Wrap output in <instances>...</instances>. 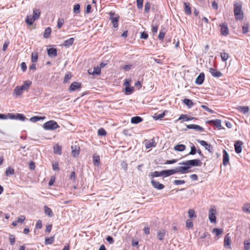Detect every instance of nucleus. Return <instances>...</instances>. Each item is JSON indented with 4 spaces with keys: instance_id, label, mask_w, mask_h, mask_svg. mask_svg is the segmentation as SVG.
<instances>
[{
    "instance_id": "72a5a7b5",
    "label": "nucleus",
    "mask_w": 250,
    "mask_h": 250,
    "mask_svg": "<svg viewBox=\"0 0 250 250\" xmlns=\"http://www.w3.org/2000/svg\"><path fill=\"white\" fill-rule=\"evenodd\" d=\"M223 231L222 229L214 228L212 229V232L214 233L216 236H218L221 235Z\"/></svg>"
},
{
    "instance_id": "864d4df0",
    "label": "nucleus",
    "mask_w": 250,
    "mask_h": 250,
    "mask_svg": "<svg viewBox=\"0 0 250 250\" xmlns=\"http://www.w3.org/2000/svg\"><path fill=\"white\" fill-rule=\"evenodd\" d=\"M72 75L71 73H67L65 75L63 82L64 83H66L68 82V81L71 78Z\"/></svg>"
},
{
    "instance_id": "f03ea898",
    "label": "nucleus",
    "mask_w": 250,
    "mask_h": 250,
    "mask_svg": "<svg viewBox=\"0 0 250 250\" xmlns=\"http://www.w3.org/2000/svg\"><path fill=\"white\" fill-rule=\"evenodd\" d=\"M59 127V125L56 122L53 120H50L45 123L43 125V127L45 130H54Z\"/></svg>"
},
{
    "instance_id": "e433bc0d",
    "label": "nucleus",
    "mask_w": 250,
    "mask_h": 250,
    "mask_svg": "<svg viewBox=\"0 0 250 250\" xmlns=\"http://www.w3.org/2000/svg\"><path fill=\"white\" fill-rule=\"evenodd\" d=\"M150 176L151 179H153L154 177L162 176V171H155L151 173Z\"/></svg>"
},
{
    "instance_id": "2f4dec72",
    "label": "nucleus",
    "mask_w": 250,
    "mask_h": 250,
    "mask_svg": "<svg viewBox=\"0 0 250 250\" xmlns=\"http://www.w3.org/2000/svg\"><path fill=\"white\" fill-rule=\"evenodd\" d=\"M178 172L182 173H186L188 172V167H187L185 166L183 167H177Z\"/></svg>"
},
{
    "instance_id": "49530a36",
    "label": "nucleus",
    "mask_w": 250,
    "mask_h": 250,
    "mask_svg": "<svg viewBox=\"0 0 250 250\" xmlns=\"http://www.w3.org/2000/svg\"><path fill=\"white\" fill-rule=\"evenodd\" d=\"M242 210L245 212L250 213V205L245 204L242 208Z\"/></svg>"
},
{
    "instance_id": "a878e982",
    "label": "nucleus",
    "mask_w": 250,
    "mask_h": 250,
    "mask_svg": "<svg viewBox=\"0 0 250 250\" xmlns=\"http://www.w3.org/2000/svg\"><path fill=\"white\" fill-rule=\"evenodd\" d=\"M41 15V11L39 9H33V14L32 17L36 20H38L40 18Z\"/></svg>"
},
{
    "instance_id": "69168bd1",
    "label": "nucleus",
    "mask_w": 250,
    "mask_h": 250,
    "mask_svg": "<svg viewBox=\"0 0 250 250\" xmlns=\"http://www.w3.org/2000/svg\"><path fill=\"white\" fill-rule=\"evenodd\" d=\"M25 219V217L24 215H21L18 219L17 222L18 223H23Z\"/></svg>"
},
{
    "instance_id": "dca6fc26",
    "label": "nucleus",
    "mask_w": 250,
    "mask_h": 250,
    "mask_svg": "<svg viewBox=\"0 0 250 250\" xmlns=\"http://www.w3.org/2000/svg\"><path fill=\"white\" fill-rule=\"evenodd\" d=\"M101 68L99 66L94 67L93 70H88L89 74L92 75H99L101 74Z\"/></svg>"
},
{
    "instance_id": "338daca9",
    "label": "nucleus",
    "mask_w": 250,
    "mask_h": 250,
    "mask_svg": "<svg viewBox=\"0 0 250 250\" xmlns=\"http://www.w3.org/2000/svg\"><path fill=\"white\" fill-rule=\"evenodd\" d=\"M148 34L146 32H141V33L140 38L143 39H147L148 38Z\"/></svg>"
},
{
    "instance_id": "20e7f679",
    "label": "nucleus",
    "mask_w": 250,
    "mask_h": 250,
    "mask_svg": "<svg viewBox=\"0 0 250 250\" xmlns=\"http://www.w3.org/2000/svg\"><path fill=\"white\" fill-rule=\"evenodd\" d=\"M109 17L113 27L114 28H117L118 27L119 16L115 14V12H110L109 13Z\"/></svg>"
},
{
    "instance_id": "052dcab7",
    "label": "nucleus",
    "mask_w": 250,
    "mask_h": 250,
    "mask_svg": "<svg viewBox=\"0 0 250 250\" xmlns=\"http://www.w3.org/2000/svg\"><path fill=\"white\" fill-rule=\"evenodd\" d=\"M144 0H137V6L138 9H142L143 5Z\"/></svg>"
},
{
    "instance_id": "473e14b6",
    "label": "nucleus",
    "mask_w": 250,
    "mask_h": 250,
    "mask_svg": "<svg viewBox=\"0 0 250 250\" xmlns=\"http://www.w3.org/2000/svg\"><path fill=\"white\" fill-rule=\"evenodd\" d=\"M183 103L186 104L188 108H190L193 105L192 101L188 99H185L183 101Z\"/></svg>"
},
{
    "instance_id": "13d9d810",
    "label": "nucleus",
    "mask_w": 250,
    "mask_h": 250,
    "mask_svg": "<svg viewBox=\"0 0 250 250\" xmlns=\"http://www.w3.org/2000/svg\"><path fill=\"white\" fill-rule=\"evenodd\" d=\"M196 152H197V149H196V147L194 145H192L191 146V150L189 153V155H194L196 153Z\"/></svg>"
},
{
    "instance_id": "2eb2a0df",
    "label": "nucleus",
    "mask_w": 250,
    "mask_h": 250,
    "mask_svg": "<svg viewBox=\"0 0 250 250\" xmlns=\"http://www.w3.org/2000/svg\"><path fill=\"white\" fill-rule=\"evenodd\" d=\"M187 127L188 129H193L197 131L202 132L204 130V128L197 125L191 124L187 125Z\"/></svg>"
},
{
    "instance_id": "f704fd0d",
    "label": "nucleus",
    "mask_w": 250,
    "mask_h": 250,
    "mask_svg": "<svg viewBox=\"0 0 250 250\" xmlns=\"http://www.w3.org/2000/svg\"><path fill=\"white\" fill-rule=\"evenodd\" d=\"M71 148H72L71 154L73 155V156H74V157H77L79 155V153H80L79 150H77L76 146H72Z\"/></svg>"
},
{
    "instance_id": "a19ab883",
    "label": "nucleus",
    "mask_w": 250,
    "mask_h": 250,
    "mask_svg": "<svg viewBox=\"0 0 250 250\" xmlns=\"http://www.w3.org/2000/svg\"><path fill=\"white\" fill-rule=\"evenodd\" d=\"M54 241V237H50L46 238L45 239L44 243L45 245H50L52 244Z\"/></svg>"
},
{
    "instance_id": "9d476101",
    "label": "nucleus",
    "mask_w": 250,
    "mask_h": 250,
    "mask_svg": "<svg viewBox=\"0 0 250 250\" xmlns=\"http://www.w3.org/2000/svg\"><path fill=\"white\" fill-rule=\"evenodd\" d=\"M151 184L153 188L161 190L165 188V186L163 184L155 181L154 179L151 180Z\"/></svg>"
},
{
    "instance_id": "39448f33",
    "label": "nucleus",
    "mask_w": 250,
    "mask_h": 250,
    "mask_svg": "<svg viewBox=\"0 0 250 250\" xmlns=\"http://www.w3.org/2000/svg\"><path fill=\"white\" fill-rule=\"evenodd\" d=\"M220 33L222 36H227L229 33L228 24L226 22L222 23L220 24Z\"/></svg>"
},
{
    "instance_id": "7c9ffc66",
    "label": "nucleus",
    "mask_w": 250,
    "mask_h": 250,
    "mask_svg": "<svg viewBox=\"0 0 250 250\" xmlns=\"http://www.w3.org/2000/svg\"><path fill=\"white\" fill-rule=\"evenodd\" d=\"M166 231L165 230H162L157 232V236L158 239L160 240H163L165 236Z\"/></svg>"
},
{
    "instance_id": "0eeeda50",
    "label": "nucleus",
    "mask_w": 250,
    "mask_h": 250,
    "mask_svg": "<svg viewBox=\"0 0 250 250\" xmlns=\"http://www.w3.org/2000/svg\"><path fill=\"white\" fill-rule=\"evenodd\" d=\"M8 118L12 120H17L23 121L25 119V116L22 114L17 113L16 114H13L8 113Z\"/></svg>"
},
{
    "instance_id": "e2e57ef3",
    "label": "nucleus",
    "mask_w": 250,
    "mask_h": 250,
    "mask_svg": "<svg viewBox=\"0 0 250 250\" xmlns=\"http://www.w3.org/2000/svg\"><path fill=\"white\" fill-rule=\"evenodd\" d=\"M186 227L188 228H191L193 227V223L190 220H187L186 221Z\"/></svg>"
},
{
    "instance_id": "c03bdc74",
    "label": "nucleus",
    "mask_w": 250,
    "mask_h": 250,
    "mask_svg": "<svg viewBox=\"0 0 250 250\" xmlns=\"http://www.w3.org/2000/svg\"><path fill=\"white\" fill-rule=\"evenodd\" d=\"M38 59V53L37 52H33L31 55V61L35 63L37 62Z\"/></svg>"
},
{
    "instance_id": "58836bf2",
    "label": "nucleus",
    "mask_w": 250,
    "mask_h": 250,
    "mask_svg": "<svg viewBox=\"0 0 250 250\" xmlns=\"http://www.w3.org/2000/svg\"><path fill=\"white\" fill-rule=\"evenodd\" d=\"M220 55H221L222 61L223 62L226 61L228 59L229 57V54L225 52H221L220 54Z\"/></svg>"
},
{
    "instance_id": "774afa93",
    "label": "nucleus",
    "mask_w": 250,
    "mask_h": 250,
    "mask_svg": "<svg viewBox=\"0 0 250 250\" xmlns=\"http://www.w3.org/2000/svg\"><path fill=\"white\" fill-rule=\"evenodd\" d=\"M165 33L161 31L159 33L158 38L160 40H163L165 38Z\"/></svg>"
},
{
    "instance_id": "09e8293b",
    "label": "nucleus",
    "mask_w": 250,
    "mask_h": 250,
    "mask_svg": "<svg viewBox=\"0 0 250 250\" xmlns=\"http://www.w3.org/2000/svg\"><path fill=\"white\" fill-rule=\"evenodd\" d=\"M73 12L75 14H79L80 12V5L79 4H76L74 6Z\"/></svg>"
},
{
    "instance_id": "4be33fe9",
    "label": "nucleus",
    "mask_w": 250,
    "mask_h": 250,
    "mask_svg": "<svg viewBox=\"0 0 250 250\" xmlns=\"http://www.w3.org/2000/svg\"><path fill=\"white\" fill-rule=\"evenodd\" d=\"M186 146L183 144H178L174 146V149L178 151H183L186 149Z\"/></svg>"
},
{
    "instance_id": "603ef678",
    "label": "nucleus",
    "mask_w": 250,
    "mask_h": 250,
    "mask_svg": "<svg viewBox=\"0 0 250 250\" xmlns=\"http://www.w3.org/2000/svg\"><path fill=\"white\" fill-rule=\"evenodd\" d=\"M98 134L99 136H105L106 134V132L104 128H101L98 131Z\"/></svg>"
},
{
    "instance_id": "ddd939ff",
    "label": "nucleus",
    "mask_w": 250,
    "mask_h": 250,
    "mask_svg": "<svg viewBox=\"0 0 250 250\" xmlns=\"http://www.w3.org/2000/svg\"><path fill=\"white\" fill-rule=\"evenodd\" d=\"M144 143L145 146L147 149L152 147H155L156 146V143H155L154 139H151L150 141H147L146 140L144 141Z\"/></svg>"
},
{
    "instance_id": "412c9836",
    "label": "nucleus",
    "mask_w": 250,
    "mask_h": 250,
    "mask_svg": "<svg viewBox=\"0 0 250 250\" xmlns=\"http://www.w3.org/2000/svg\"><path fill=\"white\" fill-rule=\"evenodd\" d=\"M74 38H71L64 41L62 45L65 47H69L72 45L74 42Z\"/></svg>"
},
{
    "instance_id": "bb28decb",
    "label": "nucleus",
    "mask_w": 250,
    "mask_h": 250,
    "mask_svg": "<svg viewBox=\"0 0 250 250\" xmlns=\"http://www.w3.org/2000/svg\"><path fill=\"white\" fill-rule=\"evenodd\" d=\"M23 91H24L21 88V86H17L15 87L14 90L13 94L16 95L17 96H19L21 94Z\"/></svg>"
},
{
    "instance_id": "5fc2aeb1",
    "label": "nucleus",
    "mask_w": 250,
    "mask_h": 250,
    "mask_svg": "<svg viewBox=\"0 0 250 250\" xmlns=\"http://www.w3.org/2000/svg\"><path fill=\"white\" fill-rule=\"evenodd\" d=\"M64 20L63 19L59 18L57 22V26L58 28H61L64 23Z\"/></svg>"
},
{
    "instance_id": "4d7b16f0",
    "label": "nucleus",
    "mask_w": 250,
    "mask_h": 250,
    "mask_svg": "<svg viewBox=\"0 0 250 250\" xmlns=\"http://www.w3.org/2000/svg\"><path fill=\"white\" fill-rule=\"evenodd\" d=\"M161 171H162V176L165 177L170 176L169 169L163 170Z\"/></svg>"
},
{
    "instance_id": "6ab92c4d",
    "label": "nucleus",
    "mask_w": 250,
    "mask_h": 250,
    "mask_svg": "<svg viewBox=\"0 0 250 250\" xmlns=\"http://www.w3.org/2000/svg\"><path fill=\"white\" fill-rule=\"evenodd\" d=\"M143 121V119L140 116H134L131 119V123L133 124H137Z\"/></svg>"
},
{
    "instance_id": "c9c22d12",
    "label": "nucleus",
    "mask_w": 250,
    "mask_h": 250,
    "mask_svg": "<svg viewBox=\"0 0 250 250\" xmlns=\"http://www.w3.org/2000/svg\"><path fill=\"white\" fill-rule=\"evenodd\" d=\"M165 115V114L164 112L156 113L154 114L153 118L156 120H157L159 119H161L162 118H163L164 117Z\"/></svg>"
},
{
    "instance_id": "6e6d98bb",
    "label": "nucleus",
    "mask_w": 250,
    "mask_h": 250,
    "mask_svg": "<svg viewBox=\"0 0 250 250\" xmlns=\"http://www.w3.org/2000/svg\"><path fill=\"white\" fill-rule=\"evenodd\" d=\"M100 162V157L99 156H93V164L95 165H98Z\"/></svg>"
},
{
    "instance_id": "5701e85b",
    "label": "nucleus",
    "mask_w": 250,
    "mask_h": 250,
    "mask_svg": "<svg viewBox=\"0 0 250 250\" xmlns=\"http://www.w3.org/2000/svg\"><path fill=\"white\" fill-rule=\"evenodd\" d=\"M36 20L31 15H27L25 22L27 25H31Z\"/></svg>"
},
{
    "instance_id": "6e6552de",
    "label": "nucleus",
    "mask_w": 250,
    "mask_h": 250,
    "mask_svg": "<svg viewBox=\"0 0 250 250\" xmlns=\"http://www.w3.org/2000/svg\"><path fill=\"white\" fill-rule=\"evenodd\" d=\"M82 87L81 83L78 82L72 83L69 88V91L70 92L74 91L76 90H80Z\"/></svg>"
},
{
    "instance_id": "f8f14e48",
    "label": "nucleus",
    "mask_w": 250,
    "mask_h": 250,
    "mask_svg": "<svg viewBox=\"0 0 250 250\" xmlns=\"http://www.w3.org/2000/svg\"><path fill=\"white\" fill-rule=\"evenodd\" d=\"M243 144L241 141H237L234 144V149L236 153H240L242 152V146Z\"/></svg>"
},
{
    "instance_id": "ea45409f",
    "label": "nucleus",
    "mask_w": 250,
    "mask_h": 250,
    "mask_svg": "<svg viewBox=\"0 0 250 250\" xmlns=\"http://www.w3.org/2000/svg\"><path fill=\"white\" fill-rule=\"evenodd\" d=\"M193 119H194V118H192V117H188L186 114H182L180 116L178 120L183 119L185 121H188L192 120Z\"/></svg>"
},
{
    "instance_id": "9b49d317",
    "label": "nucleus",
    "mask_w": 250,
    "mask_h": 250,
    "mask_svg": "<svg viewBox=\"0 0 250 250\" xmlns=\"http://www.w3.org/2000/svg\"><path fill=\"white\" fill-rule=\"evenodd\" d=\"M209 72L211 74V75L216 78H219L222 76L223 74L219 71L217 70L216 69L210 68H209Z\"/></svg>"
},
{
    "instance_id": "4468645a",
    "label": "nucleus",
    "mask_w": 250,
    "mask_h": 250,
    "mask_svg": "<svg viewBox=\"0 0 250 250\" xmlns=\"http://www.w3.org/2000/svg\"><path fill=\"white\" fill-rule=\"evenodd\" d=\"M205 80V74L203 72L200 73L195 80V83L198 85L202 84Z\"/></svg>"
},
{
    "instance_id": "a18cd8bd",
    "label": "nucleus",
    "mask_w": 250,
    "mask_h": 250,
    "mask_svg": "<svg viewBox=\"0 0 250 250\" xmlns=\"http://www.w3.org/2000/svg\"><path fill=\"white\" fill-rule=\"evenodd\" d=\"M54 152L55 153L61 154L62 153L61 147L58 145H56L54 146Z\"/></svg>"
},
{
    "instance_id": "4c0bfd02",
    "label": "nucleus",
    "mask_w": 250,
    "mask_h": 250,
    "mask_svg": "<svg viewBox=\"0 0 250 250\" xmlns=\"http://www.w3.org/2000/svg\"><path fill=\"white\" fill-rule=\"evenodd\" d=\"M238 109L239 111L243 113L244 114H246L249 111V108L248 106H239Z\"/></svg>"
},
{
    "instance_id": "393cba45",
    "label": "nucleus",
    "mask_w": 250,
    "mask_h": 250,
    "mask_svg": "<svg viewBox=\"0 0 250 250\" xmlns=\"http://www.w3.org/2000/svg\"><path fill=\"white\" fill-rule=\"evenodd\" d=\"M191 164L192 167L199 166L200 167L202 165V162L200 160L198 159H193L189 160Z\"/></svg>"
},
{
    "instance_id": "c85d7f7f",
    "label": "nucleus",
    "mask_w": 250,
    "mask_h": 250,
    "mask_svg": "<svg viewBox=\"0 0 250 250\" xmlns=\"http://www.w3.org/2000/svg\"><path fill=\"white\" fill-rule=\"evenodd\" d=\"M185 12L187 15H190L191 14V9L189 3L185 2Z\"/></svg>"
},
{
    "instance_id": "37998d69",
    "label": "nucleus",
    "mask_w": 250,
    "mask_h": 250,
    "mask_svg": "<svg viewBox=\"0 0 250 250\" xmlns=\"http://www.w3.org/2000/svg\"><path fill=\"white\" fill-rule=\"evenodd\" d=\"M5 174L6 176H9L10 175H13L14 174V169L13 168L9 167L6 168Z\"/></svg>"
},
{
    "instance_id": "bf43d9fd",
    "label": "nucleus",
    "mask_w": 250,
    "mask_h": 250,
    "mask_svg": "<svg viewBox=\"0 0 250 250\" xmlns=\"http://www.w3.org/2000/svg\"><path fill=\"white\" fill-rule=\"evenodd\" d=\"M188 216L189 218H192L193 217H196V214L195 213V211L193 209H190L188 210Z\"/></svg>"
},
{
    "instance_id": "de8ad7c7",
    "label": "nucleus",
    "mask_w": 250,
    "mask_h": 250,
    "mask_svg": "<svg viewBox=\"0 0 250 250\" xmlns=\"http://www.w3.org/2000/svg\"><path fill=\"white\" fill-rule=\"evenodd\" d=\"M244 250H249L250 247V239L245 240L244 241Z\"/></svg>"
},
{
    "instance_id": "680f3d73",
    "label": "nucleus",
    "mask_w": 250,
    "mask_h": 250,
    "mask_svg": "<svg viewBox=\"0 0 250 250\" xmlns=\"http://www.w3.org/2000/svg\"><path fill=\"white\" fill-rule=\"evenodd\" d=\"M185 183V181L184 180H175L173 181V184L175 185H179L181 184H184Z\"/></svg>"
},
{
    "instance_id": "aec40b11",
    "label": "nucleus",
    "mask_w": 250,
    "mask_h": 250,
    "mask_svg": "<svg viewBox=\"0 0 250 250\" xmlns=\"http://www.w3.org/2000/svg\"><path fill=\"white\" fill-rule=\"evenodd\" d=\"M32 84V82L29 80H27L24 82L22 85H21V88L23 90H27L29 87L31 86Z\"/></svg>"
},
{
    "instance_id": "423d86ee",
    "label": "nucleus",
    "mask_w": 250,
    "mask_h": 250,
    "mask_svg": "<svg viewBox=\"0 0 250 250\" xmlns=\"http://www.w3.org/2000/svg\"><path fill=\"white\" fill-rule=\"evenodd\" d=\"M196 141L199 143L201 146H204L205 148L208 150L210 153H212L213 151V147L209 144H208L206 141L204 140H201L197 139Z\"/></svg>"
},
{
    "instance_id": "f3484780",
    "label": "nucleus",
    "mask_w": 250,
    "mask_h": 250,
    "mask_svg": "<svg viewBox=\"0 0 250 250\" xmlns=\"http://www.w3.org/2000/svg\"><path fill=\"white\" fill-rule=\"evenodd\" d=\"M47 54L50 57H55L57 55V50L55 48H50L47 49Z\"/></svg>"
},
{
    "instance_id": "c756f323",
    "label": "nucleus",
    "mask_w": 250,
    "mask_h": 250,
    "mask_svg": "<svg viewBox=\"0 0 250 250\" xmlns=\"http://www.w3.org/2000/svg\"><path fill=\"white\" fill-rule=\"evenodd\" d=\"M45 118V117H44V116L41 117V116H36L31 117L30 119V121L32 122H38L40 120H43Z\"/></svg>"
},
{
    "instance_id": "7ed1b4c3",
    "label": "nucleus",
    "mask_w": 250,
    "mask_h": 250,
    "mask_svg": "<svg viewBox=\"0 0 250 250\" xmlns=\"http://www.w3.org/2000/svg\"><path fill=\"white\" fill-rule=\"evenodd\" d=\"M217 213L216 209L214 206H211L208 212V219L209 221L214 223L216 222V214Z\"/></svg>"
},
{
    "instance_id": "3c124183",
    "label": "nucleus",
    "mask_w": 250,
    "mask_h": 250,
    "mask_svg": "<svg viewBox=\"0 0 250 250\" xmlns=\"http://www.w3.org/2000/svg\"><path fill=\"white\" fill-rule=\"evenodd\" d=\"M134 90V87H130L129 86H126L125 88V92L127 94H131L133 91Z\"/></svg>"
},
{
    "instance_id": "8fccbe9b",
    "label": "nucleus",
    "mask_w": 250,
    "mask_h": 250,
    "mask_svg": "<svg viewBox=\"0 0 250 250\" xmlns=\"http://www.w3.org/2000/svg\"><path fill=\"white\" fill-rule=\"evenodd\" d=\"M179 164L186 166L185 167H188V169H189L192 167L190 160H187L185 162L181 163Z\"/></svg>"
},
{
    "instance_id": "a211bd4d",
    "label": "nucleus",
    "mask_w": 250,
    "mask_h": 250,
    "mask_svg": "<svg viewBox=\"0 0 250 250\" xmlns=\"http://www.w3.org/2000/svg\"><path fill=\"white\" fill-rule=\"evenodd\" d=\"M208 123H211L215 125L216 127L221 129L222 127L221 125V121L219 119H216L215 120H210L208 121Z\"/></svg>"
},
{
    "instance_id": "1a4fd4ad",
    "label": "nucleus",
    "mask_w": 250,
    "mask_h": 250,
    "mask_svg": "<svg viewBox=\"0 0 250 250\" xmlns=\"http://www.w3.org/2000/svg\"><path fill=\"white\" fill-rule=\"evenodd\" d=\"M229 157L227 151L224 149L223 150V164L224 166H226L229 163Z\"/></svg>"
},
{
    "instance_id": "b1692460",
    "label": "nucleus",
    "mask_w": 250,
    "mask_h": 250,
    "mask_svg": "<svg viewBox=\"0 0 250 250\" xmlns=\"http://www.w3.org/2000/svg\"><path fill=\"white\" fill-rule=\"evenodd\" d=\"M224 247H227L228 246H230L231 241H230V237L229 236V234H227L225 238H224Z\"/></svg>"
},
{
    "instance_id": "79ce46f5",
    "label": "nucleus",
    "mask_w": 250,
    "mask_h": 250,
    "mask_svg": "<svg viewBox=\"0 0 250 250\" xmlns=\"http://www.w3.org/2000/svg\"><path fill=\"white\" fill-rule=\"evenodd\" d=\"M51 28L50 27H47L45 29L43 36L44 38H48L51 33Z\"/></svg>"
},
{
    "instance_id": "cd10ccee",
    "label": "nucleus",
    "mask_w": 250,
    "mask_h": 250,
    "mask_svg": "<svg viewBox=\"0 0 250 250\" xmlns=\"http://www.w3.org/2000/svg\"><path fill=\"white\" fill-rule=\"evenodd\" d=\"M45 213L50 217L53 216V213L50 208L48 207L47 206L44 207Z\"/></svg>"
},
{
    "instance_id": "0e129e2a",
    "label": "nucleus",
    "mask_w": 250,
    "mask_h": 250,
    "mask_svg": "<svg viewBox=\"0 0 250 250\" xmlns=\"http://www.w3.org/2000/svg\"><path fill=\"white\" fill-rule=\"evenodd\" d=\"M9 241L10 244L13 245L15 243V237L14 235H10L9 237Z\"/></svg>"
},
{
    "instance_id": "f257e3e1",
    "label": "nucleus",
    "mask_w": 250,
    "mask_h": 250,
    "mask_svg": "<svg viewBox=\"0 0 250 250\" xmlns=\"http://www.w3.org/2000/svg\"><path fill=\"white\" fill-rule=\"evenodd\" d=\"M233 12L236 20L241 21L244 19V14L242 11V2L241 1H234Z\"/></svg>"
}]
</instances>
